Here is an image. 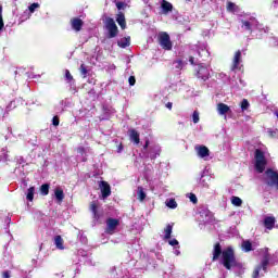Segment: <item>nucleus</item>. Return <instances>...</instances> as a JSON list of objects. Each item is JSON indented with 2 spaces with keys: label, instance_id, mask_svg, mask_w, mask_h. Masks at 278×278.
I'll list each match as a JSON object with an SVG mask.
<instances>
[{
  "label": "nucleus",
  "instance_id": "9",
  "mask_svg": "<svg viewBox=\"0 0 278 278\" xmlns=\"http://www.w3.org/2000/svg\"><path fill=\"white\" fill-rule=\"evenodd\" d=\"M240 62H242V51L238 50L235 52V56L232 59L231 71H238V68H240Z\"/></svg>",
  "mask_w": 278,
  "mask_h": 278
},
{
  "label": "nucleus",
  "instance_id": "15",
  "mask_svg": "<svg viewBox=\"0 0 278 278\" xmlns=\"http://www.w3.org/2000/svg\"><path fill=\"white\" fill-rule=\"evenodd\" d=\"M199 157H208L210 149L205 146L195 147Z\"/></svg>",
  "mask_w": 278,
  "mask_h": 278
},
{
  "label": "nucleus",
  "instance_id": "38",
  "mask_svg": "<svg viewBox=\"0 0 278 278\" xmlns=\"http://www.w3.org/2000/svg\"><path fill=\"white\" fill-rule=\"evenodd\" d=\"M36 8H40L39 3H33L28 7L29 12L34 13L36 12Z\"/></svg>",
  "mask_w": 278,
  "mask_h": 278
},
{
  "label": "nucleus",
  "instance_id": "45",
  "mask_svg": "<svg viewBox=\"0 0 278 278\" xmlns=\"http://www.w3.org/2000/svg\"><path fill=\"white\" fill-rule=\"evenodd\" d=\"M2 278H10V271L9 270L3 271Z\"/></svg>",
  "mask_w": 278,
  "mask_h": 278
},
{
  "label": "nucleus",
  "instance_id": "34",
  "mask_svg": "<svg viewBox=\"0 0 278 278\" xmlns=\"http://www.w3.org/2000/svg\"><path fill=\"white\" fill-rule=\"evenodd\" d=\"M4 23H3V7L0 5V31L3 29Z\"/></svg>",
  "mask_w": 278,
  "mask_h": 278
},
{
  "label": "nucleus",
  "instance_id": "49",
  "mask_svg": "<svg viewBox=\"0 0 278 278\" xmlns=\"http://www.w3.org/2000/svg\"><path fill=\"white\" fill-rule=\"evenodd\" d=\"M119 151H123V143L119 144Z\"/></svg>",
  "mask_w": 278,
  "mask_h": 278
},
{
  "label": "nucleus",
  "instance_id": "28",
  "mask_svg": "<svg viewBox=\"0 0 278 278\" xmlns=\"http://www.w3.org/2000/svg\"><path fill=\"white\" fill-rule=\"evenodd\" d=\"M161 152L162 150L159 147L153 148L150 154V159L155 160Z\"/></svg>",
  "mask_w": 278,
  "mask_h": 278
},
{
  "label": "nucleus",
  "instance_id": "23",
  "mask_svg": "<svg viewBox=\"0 0 278 278\" xmlns=\"http://www.w3.org/2000/svg\"><path fill=\"white\" fill-rule=\"evenodd\" d=\"M173 65L175 66L176 71H184L186 63H184V60L181 59H176L173 61Z\"/></svg>",
  "mask_w": 278,
  "mask_h": 278
},
{
  "label": "nucleus",
  "instance_id": "26",
  "mask_svg": "<svg viewBox=\"0 0 278 278\" xmlns=\"http://www.w3.org/2000/svg\"><path fill=\"white\" fill-rule=\"evenodd\" d=\"M137 194H138L139 201H144L147 199V193L144 192V188L142 187H138Z\"/></svg>",
  "mask_w": 278,
  "mask_h": 278
},
{
  "label": "nucleus",
  "instance_id": "37",
  "mask_svg": "<svg viewBox=\"0 0 278 278\" xmlns=\"http://www.w3.org/2000/svg\"><path fill=\"white\" fill-rule=\"evenodd\" d=\"M116 8L117 10H124L125 8H127V4L123 1H118L116 2Z\"/></svg>",
  "mask_w": 278,
  "mask_h": 278
},
{
  "label": "nucleus",
  "instance_id": "32",
  "mask_svg": "<svg viewBox=\"0 0 278 278\" xmlns=\"http://www.w3.org/2000/svg\"><path fill=\"white\" fill-rule=\"evenodd\" d=\"M167 207H169L170 210H175L177 207V201H175V199H169L166 202Z\"/></svg>",
  "mask_w": 278,
  "mask_h": 278
},
{
  "label": "nucleus",
  "instance_id": "6",
  "mask_svg": "<svg viewBox=\"0 0 278 278\" xmlns=\"http://www.w3.org/2000/svg\"><path fill=\"white\" fill-rule=\"evenodd\" d=\"M105 28L109 31V38H116L118 36V26H116L114 18L106 17Z\"/></svg>",
  "mask_w": 278,
  "mask_h": 278
},
{
  "label": "nucleus",
  "instance_id": "14",
  "mask_svg": "<svg viewBox=\"0 0 278 278\" xmlns=\"http://www.w3.org/2000/svg\"><path fill=\"white\" fill-rule=\"evenodd\" d=\"M89 210L93 214V218L96 220H99L101 218V214H99V205H97V202H91Z\"/></svg>",
  "mask_w": 278,
  "mask_h": 278
},
{
  "label": "nucleus",
  "instance_id": "39",
  "mask_svg": "<svg viewBox=\"0 0 278 278\" xmlns=\"http://www.w3.org/2000/svg\"><path fill=\"white\" fill-rule=\"evenodd\" d=\"M227 10H228L229 12H233V10H236V3H233V2H228V3H227Z\"/></svg>",
  "mask_w": 278,
  "mask_h": 278
},
{
  "label": "nucleus",
  "instance_id": "2",
  "mask_svg": "<svg viewBox=\"0 0 278 278\" xmlns=\"http://www.w3.org/2000/svg\"><path fill=\"white\" fill-rule=\"evenodd\" d=\"M254 159H255V169L257 173H264L266 170V165L268 162L266 161V155L264 154V151L261 149H256L254 152Z\"/></svg>",
  "mask_w": 278,
  "mask_h": 278
},
{
  "label": "nucleus",
  "instance_id": "19",
  "mask_svg": "<svg viewBox=\"0 0 278 278\" xmlns=\"http://www.w3.org/2000/svg\"><path fill=\"white\" fill-rule=\"evenodd\" d=\"M54 197H55L58 203H62V201H64V190L60 187L55 188Z\"/></svg>",
  "mask_w": 278,
  "mask_h": 278
},
{
  "label": "nucleus",
  "instance_id": "47",
  "mask_svg": "<svg viewBox=\"0 0 278 278\" xmlns=\"http://www.w3.org/2000/svg\"><path fill=\"white\" fill-rule=\"evenodd\" d=\"M149 149V139L146 140V143L143 146V150L147 151Z\"/></svg>",
  "mask_w": 278,
  "mask_h": 278
},
{
  "label": "nucleus",
  "instance_id": "5",
  "mask_svg": "<svg viewBox=\"0 0 278 278\" xmlns=\"http://www.w3.org/2000/svg\"><path fill=\"white\" fill-rule=\"evenodd\" d=\"M159 45L164 51H173V41H170V35L166 31L159 34Z\"/></svg>",
  "mask_w": 278,
  "mask_h": 278
},
{
  "label": "nucleus",
  "instance_id": "22",
  "mask_svg": "<svg viewBox=\"0 0 278 278\" xmlns=\"http://www.w3.org/2000/svg\"><path fill=\"white\" fill-rule=\"evenodd\" d=\"M241 248L245 253H251V251H253V243H251L249 240H244Z\"/></svg>",
  "mask_w": 278,
  "mask_h": 278
},
{
  "label": "nucleus",
  "instance_id": "29",
  "mask_svg": "<svg viewBox=\"0 0 278 278\" xmlns=\"http://www.w3.org/2000/svg\"><path fill=\"white\" fill-rule=\"evenodd\" d=\"M231 203H232V205H235V207H240V206H242V199H240L239 197L233 195L231 198Z\"/></svg>",
  "mask_w": 278,
  "mask_h": 278
},
{
  "label": "nucleus",
  "instance_id": "8",
  "mask_svg": "<svg viewBox=\"0 0 278 278\" xmlns=\"http://www.w3.org/2000/svg\"><path fill=\"white\" fill-rule=\"evenodd\" d=\"M118 225H121V220H118L117 218H108L106 219V233H114V231H116V227H118Z\"/></svg>",
  "mask_w": 278,
  "mask_h": 278
},
{
  "label": "nucleus",
  "instance_id": "3",
  "mask_svg": "<svg viewBox=\"0 0 278 278\" xmlns=\"http://www.w3.org/2000/svg\"><path fill=\"white\" fill-rule=\"evenodd\" d=\"M265 184L269 188H275L278 190V173L273 168H267L265 170Z\"/></svg>",
  "mask_w": 278,
  "mask_h": 278
},
{
  "label": "nucleus",
  "instance_id": "33",
  "mask_svg": "<svg viewBox=\"0 0 278 278\" xmlns=\"http://www.w3.org/2000/svg\"><path fill=\"white\" fill-rule=\"evenodd\" d=\"M242 27H244L247 31H253V28H251V22L249 21H242Z\"/></svg>",
  "mask_w": 278,
  "mask_h": 278
},
{
  "label": "nucleus",
  "instance_id": "10",
  "mask_svg": "<svg viewBox=\"0 0 278 278\" xmlns=\"http://www.w3.org/2000/svg\"><path fill=\"white\" fill-rule=\"evenodd\" d=\"M275 223H277V219L275 218V216H266L264 218L263 225L265 229H268L269 231H271V229H275Z\"/></svg>",
  "mask_w": 278,
  "mask_h": 278
},
{
  "label": "nucleus",
  "instance_id": "36",
  "mask_svg": "<svg viewBox=\"0 0 278 278\" xmlns=\"http://www.w3.org/2000/svg\"><path fill=\"white\" fill-rule=\"evenodd\" d=\"M200 121V117H199V111H194L193 114H192V122L194 124L199 123Z\"/></svg>",
  "mask_w": 278,
  "mask_h": 278
},
{
  "label": "nucleus",
  "instance_id": "42",
  "mask_svg": "<svg viewBox=\"0 0 278 278\" xmlns=\"http://www.w3.org/2000/svg\"><path fill=\"white\" fill-rule=\"evenodd\" d=\"M129 86H136V76H130L128 78Z\"/></svg>",
  "mask_w": 278,
  "mask_h": 278
},
{
  "label": "nucleus",
  "instance_id": "27",
  "mask_svg": "<svg viewBox=\"0 0 278 278\" xmlns=\"http://www.w3.org/2000/svg\"><path fill=\"white\" fill-rule=\"evenodd\" d=\"M36 192V187H30L27 190L26 199L27 201H34V193Z\"/></svg>",
  "mask_w": 278,
  "mask_h": 278
},
{
  "label": "nucleus",
  "instance_id": "4",
  "mask_svg": "<svg viewBox=\"0 0 278 278\" xmlns=\"http://www.w3.org/2000/svg\"><path fill=\"white\" fill-rule=\"evenodd\" d=\"M270 264V254H264L261 264L257 265L252 274V278H260V270H264V273H268V265Z\"/></svg>",
  "mask_w": 278,
  "mask_h": 278
},
{
  "label": "nucleus",
  "instance_id": "16",
  "mask_svg": "<svg viewBox=\"0 0 278 278\" xmlns=\"http://www.w3.org/2000/svg\"><path fill=\"white\" fill-rule=\"evenodd\" d=\"M230 111H231V109L229 108V105H227L223 102L217 104V112H218V114H220V116H225V114H227Z\"/></svg>",
  "mask_w": 278,
  "mask_h": 278
},
{
  "label": "nucleus",
  "instance_id": "17",
  "mask_svg": "<svg viewBox=\"0 0 278 278\" xmlns=\"http://www.w3.org/2000/svg\"><path fill=\"white\" fill-rule=\"evenodd\" d=\"M198 78L202 79L203 81H207V79H210V72L207 71V68H200L198 71Z\"/></svg>",
  "mask_w": 278,
  "mask_h": 278
},
{
  "label": "nucleus",
  "instance_id": "43",
  "mask_svg": "<svg viewBox=\"0 0 278 278\" xmlns=\"http://www.w3.org/2000/svg\"><path fill=\"white\" fill-rule=\"evenodd\" d=\"M77 153H79L80 155H85V153H86V148H84V147H78V148H77Z\"/></svg>",
  "mask_w": 278,
  "mask_h": 278
},
{
  "label": "nucleus",
  "instance_id": "25",
  "mask_svg": "<svg viewBox=\"0 0 278 278\" xmlns=\"http://www.w3.org/2000/svg\"><path fill=\"white\" fill-rule=\"evenodd\" d=\"M79 73L83 76V79H86V77H88V66H86L84 63L80 64Z\"/></svg>",
  "mask_w": 278,
  "mask_h": 278
},
{
  "label": "nucleus",
  "instance_id": "30",
  "mask_svg": "<svg viewBox=\"0 0 278 278\" xmlns=\"http://www.w3.org/2000/svg\"><path fill=\"white\" fill-rule=\"evenodd\" d=\"M49 188H50L49 184L41 185L40 192L43 197H47V194H49Z\"/></svg>",
  "mask_w": 278,
  "mask_h": 278
},
{
  "label": "nucleus",
  "instance_id": "1",
  "mask_svg": "<svg viewBox=\"0 0 278 278\" xmlns=\"http://www.w3.org/2000/svg\"><path fill=\"white\" fill-rule=\"evenodd\" d=\"M212 253V262H218L222 255V264L226 270H231V268H242V263L238 262L236 258V252L233 251V248L228 247L223 250L220 242H216L213 245Z\"/></svg>",
  "mask_w": 278,
  "mask_h": 278
},
{
  "label": "nucleus",
  "instance_id": "11",
  "mask_svg": "<svg viewBox=\"0 0 278 278\" xmlns=\"http://www.w3.org/2000/svg\"><path fill=\"white\" fill-rule=\"evenodd\" d=\"M128 136H129L130 142H134V144H140V132H138V130L134 128L129 129Z\"/></svg>",
  "mask_w": 278,
  "mask_h": 278
},
{
  "label": "nucleus",
  "instance_id": "24",
  "mask_svg": "<svg viewBox=\"0 0 278 278\" xmlns=\"http://www.w3.org/2000/svg\"><path fill=\"white\" fill-rule=\"evenodd\" d=\"M164 240H170V236L173 235V225L168 224L164 229Z\"/></svg>",
  "mask_w": 278,
  "mask_h": 278
},
{
  "label": "nucleus",
  "instance_id": "7",
  "mask_svg": "<svg viewBox=\"0 0 278 278\" xmlns=\"http://www.w3.org/2000/svg\"><path fill=\"white\" fill-rule=\"evenodd\" d=\"M99 189L102 194V199H108L112 194V187L110 186V182L105 180H100L98 182Z\"/></svg>",
  "mask_w": 278,
  "mask_h": 278
},
{
  "label": "nucleus",
  "instance_id": "18",
  "mask_svg": "<svg viewBox=\"0 0 278 278\" xmlns=\"http://www.w3.org/2000/svg\"><path fill=\"white\" fill-rule=\"evenodd\" d=\"M131 45V37H124L119 41H117V46L121 47V49H127Z\"/></svg>",
  "mask_w": 278,
  "mask_h": 278
},
{
  "label": "nucleus",
  "instance_id": "21",
  "mask_svg": "<svg viewBox=\"0 0 278 278\" xmlns=\"http://www.w3.org/2000/svg\"><path fill=\"white\" fill-rule=\"evenodd\" d=\"M54 244L56 249L64 251V239H62V236L58 235L54 237Z\"/></svg>",
  "mask_w": 278,
  "mask_h": 278
},
{
  "label": "nucleus",
  "instance_id": "31",
  "mask_svg": "<svg viewBox=\"0 0 278 278\" xmlns=\"http://www.w3.org/2000/svg\"><path fill=\"white\" fill-rule=\"evenodd\" d=\"M250 105L251 104L249 103V100L243 99L241 101L240 108H241L242 112H245V110H249Z\"/></svg>",
  "mask_w": 278,
  "mask_h": 278
},
{
  "label": "nucleus",
  "instance_id": "20",
  "mask_svg": "<svg viewBox=\"0 0 278 278\" xmlns=\"http://www.w3.org/2000/svg\"><path fill=\"white\" fill-rule=\"evenodd\" d=\"M161 8H162L164 14H168V12H170L173 10V3H170L166 0H162Z\"/></svg>",
  "mask_w": 278,
  "mask_h": 278
},
{
  "label": "nucleus",
  "instance_id": "40",
  "mask_svg": "<svg viewBox=\"0 0 278 278\" xmlns=\"http://www.w3.org/2000/svg\"><path fill=\"white\" fill-rule=\"evenodd\" d=\"M52 125L54 127H58L60 125V117L58 115H55L53 118H52Z\"/></svg>",
  "mask_w": 278,
  "mask_h": 278
},
{
  "label": "nucleus",
  "instance_id": "44",
  "mask_svg": "<svg viewBox=\"0 0 278 278\" xmlns=\"http://www.w3.org/2000/svg\"><path fill=\"white\" fill-rule=\"evenodd\" d=\"M168 244H170V247H177L179 244V241H177V239H173L168 241Z\"/></svg>",
  "mask_w": 278,
  "mask_h": 278
},
{
  "label": "nucleus",
  "instance_id": "12",
  "mask_svg": "<svg viewBox=\"0 0 278 278\" xmlns=\"http://www.w3.org/2000/svg\"><path fill=\"white\" fill-rule=\"evenodd\" d=\"M71 26L75 31H81V27H84V21L79 17H74L71 20Z\"/></svg>",
  "mask_w": 278,
  "mask_h": 278
},
{
  "label": "nucleus",
  "instance_id": "48",
  "mask_svg": "<svg viewBox=\"0 0 278 278\" xmlns=\"http://www.w3.org/2000/svg\"><path fill=\"white\" fill-rule=\"evenodd\" d=\"M165 105H166V108H168L169 110H173V102H167Z\"/></svg>",
  "mask_w": 278,
  "mask_h": 278
},
{
  "label": "nucleus",
  "instance_id": "46",
  "mask_svg": "<svg viewBox=\"0 0 278 278\" xmlns=\"http://www.w3.org/2000/svg\"><path fill=\"white\" fill-rule=\"evenodd\" d=\"M189 62L192 66H195L197 64L194 63V56H189Z\"/></svg>",
  "mask_w": 278,
  "mask_h": 278
},
{
  "label": "nucleus",
  "instance_id": "41",
  "mask_svg": "<svg viewBox=\"0 0 278 278\" xmlns=\"http://www.w3.org/2000/svg\"><path fill=\"white\" fill-rule=\"evenodd\" d=\"M65 79H67V81H73V75L68 70L65 71Z\"/></svg>",
  "mask_w": 278,
  "mask_h": 278
},
{
  "label": "nucleus",
  "instance_id": "13",
  "mask_svg": "<svg viewBox=\"0 0 278 278\" xmlns=\"http://www.w3.org/2000/svg\"><path fill=\"white\" fill-rule=\"evenodd\" d=\"M116 23L119 25L121 29H127V21L125 20V13L118 12L116 15Z\"/></svg>",
  "mask_w": 278,
  "mask_h": 278
},
{
  "label": "nucleus",
  "instance_id": "35",
  "mask_svg": "<svg viewBox=\"0 0 278 278\" xmlns=\"http://www.w3.org/2000/svg\"><path fill=\"white\" fill-rule=\"evenodd\" d=\"M189 199H190L191 203H193L194 205H197L199 203V199L197 198V194H194V193H189Z\"/></svg>",
  "mask_w": 278,
  "mask_h": 278
}]
</instances>
